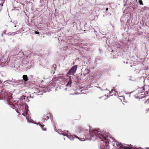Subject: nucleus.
<instances>
[{
	"label": "nucleus",
	"instance_id": "f257e3e1",
	"mask_svg": "<svg viewBox=\"0 0 149 149\" xmlns=\"http://www.w3.org/2000/svg\"><path fill=\"white\" fill-rule=\"evenodd\" d=\"M79 133H81L85 136H86V133L89 132L90 137L92 138H98L103 141L104 140L108 139V135L107 133L105 134L104 131H100L96 129L93 130L92 131L90 130V127L87 126L85 128H79Z\"/></svg>",
	"mask_w": 149,
	"mask_h": 149
},
{
	"label": "nucleus",
	"instance_id": "f03ea898",
	"mask_svg": "<svg viewBox=\"0 0 149 149\" xmlns=\"http://www.w3.org/2000/svg\"><path fill=\"white\" fill-rule=\"evenodd\" d=\"M77 65L72 66L67 73L66 74L67 77H70L68 75H71L74 74L77 71Z\"/></svg>",
	"mask_w": 149,
	"mask_h": 149
},
{
	"label": "nucleus",
	"instance_id": "7ed1b4c3",
	"mask_svg": "<svg viewBox=\"0 0 149 149\" xmlns=\"http://www.w3.org/2000/svg\"><path fill=\"white\" fill-rule=\"evenodd\" d=\"M22 79H23L21 80L22 81V83L24 85L30 81L29 78L28 77L27 75H23L22 76Z\"/></svg>",
	"mask_w": 149,
	"mask_h": 149
},
{
	"label": "nucleus",
	"instance_id": "20e7f679",
	"mask_svg": "<svg viewBox=\"0 0 149 149\" xmlns=\"http://www.w3.org/2000/svg\"><path fill=\"white\" fill-rule=\"evenodd\" d=\"M28 97L29 96L26 97L24 95L21 96L19 98L20 102L22 104L25 103L26 101L28 100Z\"/></svg>",
	"mask_w": 149,
	"mask_h": 149
},
{
	"label": "nucleus",
	"instance_id": "39448f33",
	"mask_svg": "<svg viewBox=\"0 0 149 149\" xmlns=\"http://www.w3.org/2000/svg\"><path fill=\"white\" fill-rule=\"evenodd\" d=\"M20 48V46H17L16 48L14 50V52H15L14 53L15 55H17L21 53L22 50L21 49H19Z\"/></svg>",
	"mask_w": 149,
	"mask_h": 149
},
{
	"label": "nucleus",
	"instance_id": "423d86ee",
	"mask_svg": "<svg viewBox=\"0 0 149 149\" xmlns=\"http://www.w3.org/2000/svg\"><path fill=\"white\" fill-rule=\"evenodd\" d=\"M67 137L71 140H73L75 138L78 139L79 140L81 139L78 137L77 135H75L74 136H72L71 135H67Z\"/></svg>",
	"mask_w": 149,
	"mask_h": 149
},
{
	"label": "nucleus",
	"instance_id": "0eeeda50",
	"mask_svg": "<svg viewBox=\"0 0 149 149\" xmlns=\"http://www.w3.org/2000/svg\"><path fill=\"white\" fill-rule=\"evenodd\" d=\"M104 34H102L101 32H100V34H98L97 35L96 34V36L97 38L98 39H100L102 38H105V36H103V35Z\"/></svg>",
	"mask_w": 149,
	"mask_h": 149
},
{
	"label": "nucleus",
	"instance_id": "6e6552de",
	"mask_svg": "<svg viewBox=\"0 0 149 149\" xmlns=\"http://www.w3.org/2000/svg\"><path fill=\"white\" fill-rule=\"evenodd\" d=\"M8 80L4 81L3 84V86L4 87H8L9 84L11 85V83L8 82Z\"/></svg>",
	"mask_w": 149,
	"mask_h": 149
},
{
	"label": "nucleus",
	"instance_id": "1a4fd4ad",
	"mask_svg": "<svg viewBox=\"0 0 149 149\" xmlns=\"http://www.w3.org/2000/svg\"><path fill=\"white\" fill-rule=\"evenodd\" d=\"M8 81L9 82H11V85L14 86H16V80L15 79H8Z\"/></svg>",
	"mask_w": 149,
	"mask_h": 149
},
{
	"label": "nucleus",
	"instance_id": "9d476101",
	"mask_svg": "<svg viewBox=\"0 0 149 149\" xmlns=\"http://www.w3.org/2000/svg\"><path fill=\"white\" fill-rule=\"evenodd\" d=\"M49 116L47 115H46L44 116L42 120V121L43 122V123H44L47 120L49 119Z\"/></svg>",
	"mask_w": 149,
	"mask_h": 149
},
{
	"label": "nucleus",
	"instance_id": "9b49d317",
	"mask_svg": "<svg viewBox=\"0 0 149 149\" xmlns=\"http://www.w3.org/2000/svg\"><path fill=\"white\" fill-rule=\"evenodd\" d=\"M70 79H69L67 84H66V86L67 87H70L71 86V84L72 83V79L71 77H69Z\"/></svg>",
	"mask_w": 149,
	"mask_h": 149
},
{
	"label": "nucleus",
	"instance_id": "f8f14e48",
	"mask_svg": "<svg viewBox=\"0 0 149 149\" xmlns=\"http://www.w3.org/2000/svg\"><path fill=\"white\" fill-rule=\"evenodd\" d=\"M118 143V144L116 143V145H117V146H119L120 145L121 147L123 149H130L131 148L129 146L128 147H127L125 146H123L121 145V143H120L119 144Z\"/></svg>",
	"mask_w": 149,
	"mask_h": 149
},
{
	"label": "nucleus",
	"instance_id": "ddd939ff",
	"mask_svg": "<svg viewBox=\"0 0 149 149\" xmlns=\"http://www.w3.org/2000/svg\"><path fill=\"white\" fill-rule=\"evenodd\" d=\"M16 86H18L19 85L22 84L23 85L22 81L21 80H16Z\"/></svg>",
	"mask_w": 149,
	"mask_h": 149
},
{
	"label": "nucleus",
	"instance_id": "4468645a",
	"mask_svg": "<svg viewBox=\"0 0 149 149\" xmlns=\"http://www.w3.org/2000/svg\"><path fill=\"white\" fill-rule=\"evenodd\" d=\"M49 55V52L48 51H45L44 52V54H43L42 56L44 55L45 57Z\"/></svg>",
	"mask_w": 149,
	"mask_h": 149
},
{
	"label": "nucleus",
	"instance_id": "2eb2a0df",
	"mask_svg": "<svg viewBox=\"0 0 149 149\" xmlns=\"http://www.w3.org/2000/svg\"><path fill=\"white\" fill-rule=\"evenodd\" d=\"M70 133L68 131H67V132H65V133H59V134L62 135L64 136H65L67 137V135H68V134H70Z\"/></svg>",
	"mask_w": 149,
	"mask_h": 149
},
{
	"label": "nucleus",
	"instance_id": "dca6fc26",
	"mask_svg": "<svg viewBox=\"0 0 149 149\" xmlns=\"http://www.w3.org/2000/svg\"><path fill=\"white\" fill-rule=\"evenodd\" d=\"M29 110L28 109H24V111L25 112L24 113H22V115L25 116L27 114L28 111Z\"/></svg>",
	"mask_w": 149,
	"mask_h": 149
},
{
	"label": "nucleus",
	"instance_id": "f3484780",
	"mask_svg": "<svg viewBox=\"0 0 149 149\" xmlns=\"http://www.w3.org/2000/svg\"><path fill=\"white\" fill-rule=\"evenodd\" d=\"M108 10V8H107L104 11V14L103 15L104 16H105L106 15H107V13Z\"/></svg>",
	"mask_w": 149,
	"mask_h": 149
},
{
	"label": "nucleus",
	"instance_id": "a211bd4d",
	"mask_svg": "<svg viewBox=\"0 0 149 149\" xmlns=\"http://www.w3.org/2000/svg\"><path fill=\"white\" fill-rule=\"evenodd\" d=\"M137 2V0H131L130 3L132 5L135 4V3Z\"/></svg>",
	"mask_w": 149,
	"mask_h": 149
},
{
	"label": "nucleus",
	"instance_id": "6ab92c4d",
	"mask_svg": "<svg viewBox=\"0 0 149 149\" xmlns=\"http://www.w3.org/2000/svg\"><path fill=\"white\" fill-rule=\"evenodd\" d=\"M19 31H20L19 30L17 31L16 32H13L12 33L10 34L9 35H11V36H14V35H15V34H17V32H19Z\"/></svg>",
	"mask_w": 149,
	"mask_h": 149
},
{
	"label": "nucleus",
	"instance_id": "aec40b11",
	"mask_svg": "<svg viewBox=\"0 0 149 149\" xmlns=\"http://www.w3.org/2000/svg\"><path fill=\"white\" fill-rule=\"evenodd\" d=\"M90 70L88 69H86L85 70V72H86V74H88L90 72Z\"/></svg>",
	"mask_w": 149,
	"mask_h": 149
},
{
	"label": "nucleus",
	"instance_id": "412c9836",
	"mask_svg": "<svg viewBox=\"0 0 149 149\" xmlns=\"http://www.w3.org/2000/svg\"><path fill=\"white\" fill-rule=\"evenodd\" d=\"M29 3L30 4V5L31 6V8H32L34 6L32 2L29 1Z\"/></svg>",
	"mask_w": 149,
	"mask_h": 149
},
{
	"label": "nucleus",
	"instance_id": "4be33fe9",
	"mask_svg": "<svg viewBox=\"0 0 149 149\" xmlns=\"http://www.w3.org/2000/svg\"><path fill=\"white\" fill-rule=\"evenodd\" d=\"M138 2L140 5H143V1L141 0H139Z\"/></svg>",
	"mask_w": 149,
	"mask_h": 149
},
{
	"label": "nucleus",
	"instance_id": "5701e85b",
	"mask_svg": "<svg viewBox=\"0 0 149 149\" xmlns=\"http://www.w3.org/2000/svg\"><path fill=\"white\" fill-rule=\"evenodd\" d=\"M35 124L37 125H39L40 127L41 126H42V127H44V126H45V125H41V124H40V122L39 123H35Z\"/></svg>",
	"mask_w": 149,
	"mask_h": 149
},
{
	"label": "nucleus",
	"instance_id": "b1692460",
	"mask_svg": "<svg viewBox=\"0 0 149 149\" xmlns=\"http://www.w3.org/2000/svg\"><path fill=\"white\" fill-rule=\"evenodd\" d=\"M40 127L42 129V130L43 131H46L47 130V129L46 128H44V127H42V126H41Z\"/></svg>",
	"mask_w": 149,
	"mask_h": 149
},
{
	"label": "nucleus",
	"instance_id": "393cba45",
	"mask_svg": "<svg viewBox=\"0 0 149 149\" xmlns=\"http://www.w3.org/2000/svg\"><path fill=\"white\" fill-rule=\"evenodd\" d=\"M15 27H16V28L17 29H18L19 28V26L17 24V25H15L14 26Z\"/></svg>",
	"mask_w": 149,
	"mask_h": 149
},
{
	"label": "nucleus",
	"instance_id": "a878e982",
	"mask_svg": "<svg viewBox=\"0 0 149 149\" xmlns=\"http://www.w3.org/2000/svg\"><path fill=\"white\" fill-rule=\"evenodd\" d=\"M3 33L4 34H6V30H4L3 31Z\"/></svg>",
	"mask_w": 149,
	"mask_h": 149
},
{
	"label": "nucleus",
	"instance_id": "bb28decb",
	"mask_svg": "<svg viewBox=\"0 0 149 149\" xmlns=\"http://www.w3.org/2000/svg\"><path fill=\"white\" fill-rule=\"evenodd\" d=\"M113 91H114L113 90V89H112L111 91H109V94H111Z\"/></svg>",
	"mask_w": 149,
	"mask_h": 149
},
{
	"label": "nucleus",
	"instance_id": "cd10ccee",
	"mask_svg": "<svg viewBox=\"0 0 149 149\" xmlns=\"http://www.w3.org/2000/svg\"><path fill=\"white\" fill-rule=\"evenodd\" d=\"M35 33L36 34H39V32L37 31H36L35 32Z\"/></svg>",
	"mask_w": 149,
	"mask_h": 149
},
{
	"label": "nucleus",
	"instance_id": "c85d7f7f",
	"mask_svg": "<svg viewBox=\"0 0 149 149\" xmlns=\"http://www.w3.org/2000/svg\"><path fill=\"white\" fill-rule=\"evenodd\" d=\"M141 70H138V71H136V72H137L138 73H139L140 71Z\"/></svg>",
	"mask_w": 149,
	"mask_h": 149
},
{
	"label": "nucleus",
	"instance_id": "c756f323",
	"mask_svg": "<svg viewBox=\"0 0 149 149\" xmlns=\"http://www.w3.org/2000/svg\"><path fill=\"white\" fill-rule=\"evenodd\" d=\"M16 112L17 113H18L19 114H20V112H19L18 110H16Z\"/></svg>",
	"mask_w": 149,
	"mask_h": 149
},
{
	"label": "nucleus",
	"instance_id": "7c9ffc66",
	"mask_svg": "<svg viewBox=\"0 0 149 149\" xmlns=\"http://www.w3.org/2000/svg\"><path fill=\"white\" fill-rule=\"evenodd\" d=\"M97 87L98 88H99L100 89L101 91H102V89L101 88H100V87Z\"/></svg>",
	"mask_w": 149,
	"mask_h": 149
},
{
	"label": "nucleus",
	"instance_id": "2f4dec72",
	"mask_svg": "<svg viewBox=\"0 0 149 149\" xmlns=\"http://www.w3.org/2000/svg\"><path fill=\"white\" fill-rule=\"evenodd\" d=\"M3 81L1 80H0V84L2 83Z\"/></svg>",
	"mask_w": 149,
	"mask_h": 149
},
{
	"label": "nucleus",
	"instance_id": "473e14b6",
	"mask_svg": "<svg viewBox=\"0 0 149 149\" xmlns=\"http://www.w3.org/2000/svg\"><path fill=\"white\" fill-rule=\"evenodd\" d=\"M37 89L38 91H39V92H38L37 91V92L38 93H39L40 92H39V88H37V89Z\"/></svg>",
	"mask_w": 149,
	"mask_h": 149
},
{
	"label": "nucleus",
	"instance_id": "72a5a7b5",
	"mask_svg": "<svg viewBox=\"0 0 149 149\" xmlns=\"http://www.w3.org/2000/svg\"><path fill=\"white\" fill-rule=\"evenodd\" d=\"M0 6H3V3H0Z\"/></svg>",
	"mask_w": 149,
	"mask_h": 149
},
{
	"label": "nucleus",
	"instance_id": "f704fd0d",
	"mask_svg": "<svg viewBox=\"0 0 149 149\" xmlns=\"http://www.w3.org/2000/svg\"><path fill=\"white\" fill-rule=\"evenodd\" d=\"M3 33H2L1 34V36L2 37H3Z\"/></svg>",
	"mask_w": 149,
	"mask_h": 149
},
{
	"label": "nucleus",
	"instance_id": "c9c22d12",
	"mask_svg": "<svg viewBox=\"0 0 149 149\" xmlns=\"http://www.w3.org/2000/svg\"><path fill=\"white\" fill-rule=\"evenodd\" d=\"M129 60H128V61H127L126 62V64H127L128 63V61Z\"/></svg>",
	"mask_w": 149,
	"mask_h": 149
},
{
	"label": "nucleus",
	"instance_id": "e433bc0d",
	"mask_svg": "<svg viewBox=\"0 0 149 149\" xmlns=\"http://www.w3.org/2000/svg\"><path fill=\"white\" fill-rule=\"evenodd\" d=\"M128 79L130 80H132H132L131 79H130V78H129Z\"/></svg>",
	"mask_w": 149,
	"mask_h": 149
},
{
	"label": "nucleus",
	"instance_id": "4c0bfd02",
	"mask_svg": "<svg viewBox=\"0 0 149 149\" xmlns=\"http://www.w3.org/2000/svg\"><path fill=\"white\" fill-rule=\"evenodd\" d=\"M93 30H94L95 32H97L96 31H95V29H93Z\"/></svg>",
	"mask_w": 149,
	"mask_h": 149
},
{
	"label": "nucleus",
	"instance_id": "58836bf2",
	"mask_svg": "<svg viewBox=\"0 0 149 149\" xmlns=\"http://www.w3.org/2000/svg\"><path fill=\"white\" fill-rule=\"evenodd\" d=\"M107 38H106V39H105V41H107Z\"/></svg>",
	"mask_w": 149,
	"mask_h": 149
},
{
	"label": "nucleus",
	"instance_id": "ea45409f",
	"mask_svg": "<svg viewBox=\"0 0 149 149\" xmlns=\"http://www.w3.org/2000/svg\"><path fill=\"white\" fill-rule=\"evenodd\" d=\"M65 90H66V91H67V88H65Z\"/></svg>",
	"mask_w": 149,
	"mask_h": 149
},
{
	"label": "nucleus",
	"instance_id": "a19ab883",
	"mask_svg": "<svg viewBox=\"0 0 149 149\" xmlns=\"http://www.w3.org/2000/svg\"><path fill=\"white\" fill-rule=\"evenodd\" d=\"M74 93L76 94H77V93Z\"/></svg>",
	"mask_w": 149,
	"mask_h": 149
},
{
	"label": "nucleus",
	"instance_id": "79ce46f5",
	"mask_svg": "<svg viewBox=\"0 0 149 149\" xmlns=\"http://www.w3.org/2000/svg\"><path fill=\"white\" fill-rule=\"evenodd\" d=\"M146 149H149V148H146Z\"/></svg>",
	"mask_w": 149,
	"mask_h": 149
},
{
	"label": "nucleus",
	"instance_id": "37998d69",
	"mask_svg": "<svg viewBox=\"0 0 149 149\" xmlns=\"http://www.w3.org/2000/svg\"><path fill=\"white\" fill-rule=\"evenodd\" d=\"M105 90H108V89H107V88H106V89Z\"/></svg>",
	"mask_w": 149,
	"mask_h": 149
},
{
	"label": "nucleus",
	"instance_id": "c03bdc74",
	"mask_svg": "<svg viewBox=\"0 0 149 149\" xmlns=\"http://www.w3.org/2000/svg\"><path fill=\"white\" fill-rule=\"evenodd\" d=\"M148 101V102H149V100H148L147 101Z\"/></svg>",
	"mask_w": 149,
	"mask_h": 149
},
{
	"label": "nucleus",
	"instance_id": "a18cd8bd",
	"mask_svg": "<svg viewBox=\"0 0 149 149\" xmlns=\"http://www.w3.org/2000/svg\"><path fill=\"white\" fill-rule=\"evenodd\" d=\"M33 97H31V98H33Z\"/></svg>",
	"mask_w": 149,
	"mask_h": 149
},
{
	"label": "nucleus",
	"instance_id": "49530a36",
	"mask_svg": "<svg viewBox=\"0 0 149 149\" xmlns=\"http://www.w3.org/2000/svg\"><path fill=\"white\" fill-rule=\"evenodd\" d=\"M123 62H124V63H125V61H123Z\"/></svg>",
	"mask_w": 149,
	"mask_h": 149
},
{
	"label": "nucleus",
	"instance_id": "de8ad7c7",
	"mask_svg": "<svg viewBox=\"0 0 149 149\" xmlns=\"http://www.w3.org/2000/svg\"><path fill=\"white\" fill-rule=\"evenodd\" d=\"M30 97H31V95H30Z\"/></svg>",
	"mask_w": 149,
	"mask_h": 149
},
{
	"label": "nucleus",
	"instance_id": "09e8293b",
	"mask_svg": "<svg viewBox=\"0 0 149 149\" xmlns=\"http://www.w3.org/2000/svg\"><path fill=\"white\" fill-rule=\"evenodd\" d=\"M101 98V97H99V98L100 99Z\"/></svg>",
	"mask_w": 149,
	"mask_h": 149
},
{
	"label": "nucleus",
	"instance_id": "8fccbe9b",
	"mask_svg": "<svg viewBox=\"0 0 149 149\" xmlns=\"http://www.w3.org/2000/svg\"><path fill=\"white\" fill-rule=\"evenodd\" d=\"M147 102V101H146V102H145V103H146Z\"/></svg>",
	"mask_w": 149,
	"mask_h": 149
},
{
	"label": "nucleus",
	"instance_id": "3c124183",
	"mask_svg": "<svg viewBox=\"0 0 149 149\" xmlns=\"http://www.w3.org/2000/svg\"><path fill=\"white\" fill-rule=\"evenodd\" d=\"M70 95H72V94H70ZM72 95H73V94H72Z\"/></svg>",
	"mask_w": 149,
	"mask_h": 149
},
{
	"label": "nucleus",
	"instance_id": "603ef678",
	"mask_svg": "<svg viewBox=\"0 0 149 149\" xmlns=\"http://www.w3.org/2000/svg\"><path fill=\"white\" fill-rule=\"evenodd\" d=\"M9 82L10 83H11V82Z\"/></svg>",
	"mask_w": 149,
	"mask_h": 149
},
{
	"label": "nucleus",
	"instance_id": "864d4df0",
	"mask_svg": "<svg viewBox=\"0 0 149 149\" xmlns=\"http://www.w3.org/2000/svg\"><path fill=\"white\" fill-rule=\"evenodd\" d=\"M148 110H149V108L148 109Z\"/></svg>",
	"mask_w": 149,
	"mask_h": 149
},
{
	"label": "nucleus",
	"instance_id": "5fc2aeb1",
	"mask_svg": "<svg viewBox=\"0 0 149 149\" xmlns=\"http://www.w3.org/2000/svg\"><path fill=\"white\" fill-rule=\"evenodd\" d=\"M130 149H131V148Z\"/></svg>",
	"mask_w": 149,
	"mask_h": 149
}]
</instances>
